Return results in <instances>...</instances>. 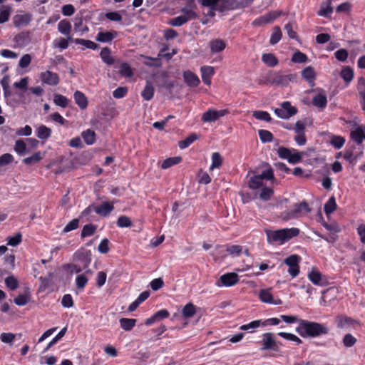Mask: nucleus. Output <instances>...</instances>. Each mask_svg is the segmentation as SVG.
<instances>
[{
  "mask_svg": "<svg viewBox=\"0 0 365 365\" xmlns=\"http://www.w3.org/2000/svg\"><path fill=\"white\" fill-rule=\"evenodd\" d=\"M296 331L303 337H315L327 334L329 329L322 324L301 319Z\"/></svg>",
  "mask_w": 365,
  "mask_h": 365,
  "instance_id": "nucleus-1",
  "label": "nucleus"
},
{
  "mask_svg": "<svg viewBox=\"0 0 365 365\" xmlns=\"http://www.w3.org/2000/svg\"><path fill=\"white\" fill-rule=\"evenodd\" d=\"M299 232V230L296 227L266 231L268 242L279 245L297 236Z\"/></svg>",
  "mask_w": 365,
  "mask_h": 365,
  "instance_id": "nucleus-2",
  "label": "nucleus"
},
{
  "mask_svg": "<svg viewBox=\"0 0 365 365\" xmlns=\"http://www.w3.org/2000/svg\"><path fill=\"white\" fill-rule=\"evenodd\" d=\"M311 209L306 202H302L299 204H295L293 209L290 211H286L282 213V218L284 220H289L294 218H299L309 213Z\"/></svg>",
  "mask_w": 365,
  "mask_h": 365,
  "instance_id": "nucleus-3",
  "label": "nucleus"
},
{
  "mask_svg": "<svg viewBox=\"0 0 365 365\" xmlns=\"http://www.w3.org/2000/svg\"><path fill=\"white\" fill-rule=\"evenodd\" d=\"M274 178L273 170L271 168H268L264 170L259 175H255L250 177L248 181V186L251 189H258L262 185V180H272Z\"/></svg>",
  "mask_w": 365,
  "mask_h": 365,
  "instance_id": "nucleus-4",
  "label": "nucleus"
},
{
  "mask_svg": "<svg viewBox=\"0 0 365 365\" xmlns=\"http://www.w3.org/2000/svg\"><path fill=\"white\" fill-rule=\"evenodd\" d=\"M300 261L301 257L297 255H292L284 260V263L288 267L287 272L292 278L296 277L299 274Z\"/></svg>",
  "mask_w": 365,
  "mask_h": 365,
  "instance_id": "nucleus-5",
  "label": "nucleus"
},
{
  "mask_svg": "<svg viewBox=\"0 0 365 365\" xmlns=\"http://www.w3.org/2000/svg\"><path fill=\"white\" fill-rule=\"evenodd\" d=\"M181 11L183 14L171 19L170 21V25L173 26H180L188 21L195 19L197 17V14L191 9H182Z\"/></svg>",
  "mask_w": 365,
  "mask_h": 365,
  "instance_id": "nucleus-6",
  "label": "nucleus"
},
{
  "mask_svg": "<svg viewBox=\"0 0 365 365\" xmlns=\"http://www.w3.org/2000/svg\"><path fill=\"white\" fill-rule=\"evenodd\" d=\"M275 114L282 119H288L297 113V109L289 101L283 102L280 108L274 109Z\"/></svg>",
  "mask_w": 365,
  "mask_h": 365,
  "instance_id": "nucleus-7",
  "label": "nucleus"
},
{
  "mask_svg": "<svg viewBox=\"0 0 365 365\" xmlns=\"http://www.w3.org/2000/svg\"><path fill=\"white\" fill-rule=\"evenodd\" d=\"M73 262L78 263L86 269L91 262V252L85 249H81L76 252L73 256Z\"/></svg>",
  "mask_w": 365,
  "mask_h": 365,
  "instance_id": "nucleus-8",
  "label": "nucleus"
},
{
  "mask_svg": "<svg viewBox=\"0 0 365 365\" xmlns=\"http://www.w3.org/2000/svg\"><path fill=\"white\" fill-rule=\"evenodd\" d=\"M278 155L281 158L287 159L291 163H297L302 160L301 153L296 150L282 147L278 149Z\"/></svg>",
  "mask_w": 365,
  "mask_h": 365,
  "instance_id": "nucleus-9",
  "label": "nucleus"
},
{
  "mask_svg": "<svg viewBox=\"0 0 365 365\" xmlns=\"http://www.w3.org/2000/svg\"><path fill=\"white\" fill-rule=\"evenodd\" d=\"M239 282V276L235 272H229L222 274L216 282L217 287H232Z\"/></svg>",
  "mask_w": 365,
  "mask_h": 365,
  "instance_id": "nucleus-10",
  "label": "nucleus"
},
{
  "mask_svg": "<svg viewBox=\"0 0 365 365\" xmlns=\"http://www.w3.org/2000/svg\"><path fill=\"white\" fill-rule=\"evenodd\" d=\"M337 289L334 287H330L322 292L320 304L322 306H329L334 302L337 297Z\"/></svg>",
  "mask_w": 365,
  "mask_h": 365,
  "instance_id": "nucleus-11",
  "label": "nucleus"
},
{
  "mask_svg": "<svg viewBox=\"0 0 365 365\" xmlns=\"http://www.w3.org/2000/svg\"><path fill=\"white\" fill-rule=\"evenodd\" d=\"M336 322L338 328L340 329H350L354 328L356 325L359 324L357 320L345 315H339L336 318Z\"/></svg>",
  "mask_w": 365,
  "mask_h": 365,
  "instance_id": "nucleus-12",
  "label": "nucleus"
},
{
  "mask_svg": "<svg viewBox=\"0 0 365 365\" xmlns=\"http://www.w3.org/2000/svg\"><path fill=\"white\" fill-rule=\"evenodd\" d=\"M261 350H277V344L272 333L267 332L262 335Z\"/></svg>",
  "mask_w": 365,
  "mask_h": 365,
  "instance_id": "nucleus-13",
  "label": "nucleus"
},
{
  "mask_svg": "<svg viewBox=\"0 0 365 365\" xmlns=\"http://www.w3.org/2000/svg\"><path fill=\"white\" fill-rule=\"evenodd\" d=\"M39 78L43 83L49 86H56L60 81L58 75L50 71L41 72L39 75Z\"/></svg>",
  "mask_w": 365,
  "mask_h": 365,
  "instance_id": "nucleus-14",
  "label": "nucleus"
},
{
  "mask_svg": "<svg viewBox=\"0 0 365 365\" xmlns=\"http://www.w3.org/2000/svg\"><path fill=\"white\" fill-rule=\"evenodd\" d=\"M228 111L227 110H216L214 109H209L202 115V120L203 122H212L218 120L220 118L225 115Z\"/></svg>",
  "mask_w": 365,
  "mask_h": 365,
  "instance_id": "nucleus-15",
  "label": "nucleus"
},
{
  "mask_svg": "<svg viewBox=\"0 0 365 365\" xmlns=\"http://www.w3.org/2000/svg\"><path fill=\"white\" fill-rule=\"evenodd\" d=\"M259 298L261 302L266 304H271L274 305H279L282 304V301L280 299H274L271 289H263L259 292Z\"/></svg>",
  "mask_w": 365,
  "mask_h": 365,
  "instance_id": "nucleus-16",
  "label": "nucleus"
},
{
  "mask_svg": "<svg viewBox=\"0 0 365 365\" xmlns=\"http://www.w3.org/2000/svg\"><path fill=\"white\" fill-rule=\"evenodd\" d=\"M281 14V12L279 11H271L267 14L259 16L258 19H255L253 21L254 25L262 26L264 24H267L271 23L277 17H279Z\"/></svg>",
  "mask_w": 365,
  "mask_h": 365,
  "instance_id": "nucleus-17",
  "label": "nucleus"
},
{
  "mask_svg": "<svg viewBox=\"0 0 365 365\" xmlns=\"http://www.w3.org/2000/svg\"><path fill=\"white\" fill-rule=\"evenodd\" d=\"M31 15L29 14H16L13 18V23L16 27L25 26L31 21Z\"/></svg>",
  "mask_w": 365,
  "mask_h": 365,
  "instance_id": "nucleus-18",
  "label": "nucleus"
},
{
  "mask_svg": "<svg viewBox=\"0 0 365 365\" xmlns=\"http://www.w3.org/2000/svg\"><path fill=\"white\" fill-rule=\"evenodd\" d=\"M302 78L311 86L314 85L316 72L312 66H307L301 72Z\"/></svg>",
  "mask_w": 365,
  "mask_h": 365,
  "instance_id": "nucleus-19",
  "label": "nucleus"
},
{
  "mask_svg": "<svg viewBox=\"0 0 365 365\" xmlns=\"http://www.w3.org/2000/svg\"><path fill=\"white\" fill-rule=\"evenodd\" d=\"M351 138L357 144H361L365 140V127L357 126L351 132Z\"/></svg>",
  "mask_w": 365,
  "mask_h": 365,
  "instance_id": "nucleus-20",
  "label": "nucleus"
},
{
  "mask_svg": "<svg viewBox=\"0 0 365 365\" xmlns=\"http://www.w3.org/2000/svg\"><path fill=\"white\" fill-rule=\"evenodd\" d=\"M183 78L185 83L190 87H197L200 83L199 78L190 71L183 73Z\"/></svg>",
  "mask_w": 365,
  "mask_h": 365,
  "instance_id": "nucleus-21",
  "label": "nucleus"
},
{
  "mask_svg": "<svg viewBox=\"0 0 365 365\" xmlns=\"http://www.w3.org/2000/svg\"><path fill=\"white\" fill-rule=\"evenodd\" d=\"M209 45L212 53H219L226 48L227 43L222 39L215 38L211 40Z\"/></svg>",
  "mask_w": 365,
  "mask_h": 365,
  "instance_id": "nucleus-22",
  "label": "nucleus"
},
{
  "mask_svg": "<svg viewBox=\"0 0 365 365\" xmlns=\"http://www.w3.org/2000/svg\"><path fill=\"white\" fill-rule=\"evenodd\" d=\"M93 274L91 269H86L83 273L77 275L76 277V284L78 289H83L88 282V275Z\"/></svg>",
  "mask_w": 365,
  "mask_h": 365,
  "instance_id": "nucleus-23",
  "label": "nucleus"
},
{
  "mask_svg": "<svg viewBox=\"0 0 365 365\" xmlns=\"http://www.w3.org/2000/svg\"><path fill=\"white\" fill-rule=\"evenodd\" d=\"M114 209L113 203L104 202L95 208V212L101 216H107Z\"/></svg>",
  "mask_w": 365,
  "mask_h": 365,
  "instance_id": "nucleus-24",
  "label": "nucleus"
},
{
  "mask_svg": "<svg viewBox=\"0 0 365 365\" xmlns=\"http://www.w3.org/2000/svg\"><path fill=\"white\" fill-rule=\"evenodd\" d=\"M312 103L314 106L324 108L327 104V95L324 91H320L313 97Z\"/></svg>",
  "mask_w": 365,
  "mask_h": 365,
  "instance_id": "nucleus-25",
  "label": "nucleus"
},
{
  "mask_svg": "<svg viewBox=\"0 0 365 365\" xmlns=\"http://www.w3.org/2000/svg\"><path fill=\"white\" fill-rule=\"evenodd\" d=\"M308 279L315 285H322L323 276L316 268H312L307 274Z\"/></svg>",
  "mask_w": 365,
  "mask_h": 365,
  "instance_id": "nucleus-26",
  "label": "nucleus"
},
{
  "mask_svg": "<svg viewBox=\"0 0 365 365\" xmlns=\"http://www.w3.org/2000/svg\"><path fill=\"white\" fill-rule=\"evenodd\" d=\"M118 35L117 31H101L96 36V41L100 42H110Z\"/></svg>",
  "mask_w": 365,
  "mask_h": 365,
  "instance_id": "nucleus-27",
  "label": "nucleus"
},
{
  "mask_svg": "<svg viewBox=\"0 0 365 365\" xmlns=\"http://www.w3.org/2000/svg\"><path fill=\"white\" fill-rule=\"evenodd\" d=\"M58 31L68 36V39H72L70 34L71 31V24L66 20L61 21L58 24Z\"/></svg>",
  "mask_w": 365,
  "mask_h": 365,
  "instance_id": "nucleus-28",
  "label": "nucleus"
},
{
  "mask_svg": "<svg viewBox=\"0 0 365 365\" xmlns=\"http://www.w3.org/2000/svg\"><path fill=\"white\" fill-rule=\"evenodd\" d=\"M36 136L41 140H47L51 135V129L44 125H41L36 128Z\"/></svg>",
  "mask_w": 365,
  "mask_h": 365,
  "instance_id": "nucleus-29",
  "label": "nucleus"
},
{
  "mask_svg": "<svg viewBox=\"0 0 365 365\" xmlns=\"http://www.w3.org/2000/svg\"><path fill=\"white\" fill-rule=\"evenodd\" d=\"M74 100L76 103L81 109H85L88 106V100L86 96L81 91H76L74 93Z\"/></svg>",
  "mask_w": 365,
  "mask_h": 365,
  "instance_id": "nucleus-30",
  "label": "nucleus"
},
{
  "mask_svg": "<svg viewBox=\"0 0 365 365\" xmlns=\"http://www.w3.org/2000/svg\"><path fill=\"white\" fill-rule=\"evenodd\" d=\"M12 8L9 5H4L0 8V24H4L9 21Z\"/></svg>",
  "mask_w": 365,
  "mask_h": 365,
  "instance_id": "nucleus-31",
  "label": "nucleus"
},
{
  "mask_svg": "<svg viewBox=\"0 0 365 365\" xmlns=\"http://www.w3.org/2000/svg\"><path fill=\"white\" fill-rule=\"evenodd\" d=\"M153 95L154 87L153 86L150 82L148 81L144 89L141 93V96L145 101H150V99L153 98Z\"/></svg>",
  "mask_w": 365,
  "mask_h": 365,
  "instance_id": "nucleus-32",
  "label": "nucleus"
},
{
  "mask_svg": "<svg viewBox=\"0 0 365 365\" xmlns=\"http://www.w3.org/2000/svg\"><path fill=\"white\" fill-rule=\"evenodd\" d=\"M182 158L180 156L171 157L164 160L161 164L162 169H168L173 165H177L182 161Z\"/></svg>",
  "mask_w": 365,
  "mask_h": 365,
  "instance_id": "nucleus-33",
  "label": "nucleus"
},
{
  "mask_svg": "<svg viewBox=\"0 0 365 365\" xmlns=\"http://www.w3.org/2000/svg\"><path fill=\"white\" fill-rule=\"evenodd\" d=\"M81 136L87 145H93L96 141V133L91 129L83 131Z\"/></svg>",
  "mask_w": 365,
  "mask_h": 365,
  "instance_id": "nucleus-34",
  "label": "nucleus"
},
{
  "mask_svg": "<svg viewBox=\"0 0 365 365\" xmlns=\"http://www.w3.org/2000/svg\"><path fill=\"white\" fill-rule=\"evenodd\" d=\"M101 58L102 61L106 63L108 65H112L114 63V59L111 56L110 50L105 47L102 48L101 53H100Z\"/></svg>",
  "mask_w": 365,
  "mask_h": 365,
  "instance_id": "nucleus-35",
  "label": "nucleus"
},
{
  "mask_svg": "<svg viewBox=\"0 0 365 365\" xmlns=\"http://www.w3.org/2000/svg\"><path fill=\"white\" fill-rule=\"evenodd\" d=\"M262 61L269 67H274L278 63L277 58L272 53L263 54L262 56Z\"/></svg>",
  "mask_w": 365,
  "mask_h": 365,
  "instance_id": "nucleus-36",
  "label": "nucleus"
},
{
  "mask_svg": "<svg viewBox=\"0 0 365 365\" xmlns=\"http://www.w3.org/2000/svg\"><path fill=\"white\" fill-rule=\"evenodd\" d=\"M136 319L121 318L120 319V324L123 329L125 331H130L135 325Z\"/></svg>",
  "mask_w": 365,
  "mask_h": 365,
  "instance_id": "nucleus-37",
  "label": "nucleus"
},
{
  "mask_svg": "<svg viewBox=\"0 0 365 365\" xmlns=\"http://www.w3.org/2000/svg\"><path fill=\"white\" fill-rule=\"evenodd\" d=\"M196 313V307L192 303L187 304L182 309V314L185 318L192 317Z\"/></svg>",
  "mask_w": 365,
  "mask_h": 365,
  "instance_id": "nucleus-38",
  "label": "nucleus"
},
{
  "mask_svg": "<svg viewBox=\"0 0 365 365\" xmlns=\"http://www.w3.org/2000/svg\"><path fill=\"white\" fill-rule=\"evenodd\" d=\"M282 36V33L279 26H274L272 29V34L271 35L269 43L272 45H274L278 43Z\"/></svg>",
  "mask_w": 365,
  "mask_h": 365,
  "instance_id": "nucleus-39",
  "label": "nucleus"
},
{
  "mask_svg": "<svg viewBox=\"0 0 365 365\" xmlns=\"http://www.w3.org/2000/svg\"><path fill=\"white\" fill-rule=\"evenodd\" d=\"M53 102L58 106L66 108L68 105L69 100L61 94H54Z\"/></svg>",
  "mask_w": 365,
  "mask_h": 365,
  "instance_id": "nucleus-40",
  "label": "nucleus"
},
{
  "mask_svg": "<svg viewBox=\"0 0 365 365\" xmlns=\"http://www.w3.org/2000/svg\"><path fill=\"white\" fill-rule=\"evenodd\" d=\"M222 164V158L217 152L213 153L212 155V164L210 170H212L215 168H219Z\"/></svg>",
  "mask_w": 365,
  "mask_h": 365,
  "instance_id": "nucleus-41",
  "label": "nucleus"
},
{
  "mask_svg": "<svg viewBox=\"0 0 365 365\" xmlns=\"http://www.w3.org/2000/svg\"><path fill=\"white\" fill-rule=\"evenodd\" d=\"M324 212L329 215L336 209V203L334 197H331L324 205Z\"/></svg>",
  "mask_w": 365,
  "mask_h": 365,
  "instance_id": "nucleus-42",
  "label": "nucleus"
},
{
  "mask_svg": "<svg viewBox=\"0 0 365 365\" xmlns=\"http://www.w3.org/2000/svg\"><path fill=\"white\" fill-rule=\"evenodd\" d=\"M198 138L197 135L192 133L187 136L185 140L179 142L178 145L181 149L187 148L191 143Z\"/></svg>",
  "mask_w": 365,
  "mask_h": 365,
  "instance_id": "nucleus-43",
  "label": "nucleus"
},
{
  "mask_svg": "<svg viewBox=\"0 0 365 365\" xmlns=\"http://www.w3.org/2000/svg\"><path fill=\"white\" fill-rule=\"evenodd\" d=\"M340 76L347 83H349L353 79L354 71L350 67L346 66L341 70Z\"/></svg>",
  "mask_w": 365,
  "mask_h": 365,
  "instance_id": "nucleus-44",
  "label": "nucleus"
},
{
  "mask_svg": "<svg viewBox=\"0 0 365 365\" xmlns=\"http://www.w3.org/2000/svg\"><path fill=\"white\" fill-rule=\"evenodd\" d=\"M14 150L19 155H24L26 153V143L21 139L17 140L15 142Z\"/></svg>",
  "mask_w": 365,
  "mask_h": 365,
  "instance_id": "nucleus-45",
  "label": "nucleus"
},
{
  "mask_svg": "<svg viewBox=\"0 0 365 365\" xmlns=\"http://www.w3.org/2000/svg\"><path fill=\"white\" fill-rule=\"evenodd\" d=\"M259 139L262 143H269L273 140L272 133L267 130H259Z\"/></svg>",
  "mask_w": 365,
  "mask_h": 365,
  "instance_id": "nucleus-46",
  "label": "nucleus"
},
{
  "mask_svg": "<svg viewBox=\"0 0 365 365\" xmlns=\"http://www.w3.org/2000/svg\"><path fill=\"white\" fill-rule=\"evenodd\" d=\"M74 42L76 44L83 45V46H86V48L93 49V50H96V48H98V44H96L95 42L90 41V40H86V39H83V38H76L74 40Z\"/></svg>",
  "mask_w": 365,
  "mask_h": 365,
  "instance_id": "nucleus-47",
  "label": "nucleus"
},
{
  "mask_svg": "<svg viewBox=\"0 0 365 365\" xmlns=\"http://www.w3.org/2000/svg\"><path fill=\"white\" fill-rule=\"evenodd\" d=\"M252 115L257 120H261L266 122H269L272 120L270 115L267 111L256 110L253 112Z\"/></svg>",
  "mask_w": 365,
  "mask_h": 365,
  "instance_id": "nucleus-48",
  "label": "nucleus"
},
{
  "mask_svg": "<svg viewBox=\"0 0 365 365\" xmlns=\"http://www.w3.org/2000/svg\"><path fill=\"white\" fill-rule=\"evenodd\" d=\"M5 284L11 290H15L19 287V281L14 275L7 277L5 279Z\"/></svg>",
  "mask_w": 365,
  "mask_h": 365,
  "instance_id": "nucleus-49",
  "label": "nucleus"
},
{
  "mask_svg": "<svg viewBox=\"0 0 365 365\" xmlns=\"http://www.w3.org/2000/svg\"><path fill=\"white\" fill-rule=\"evenodd\" d=\"M7 245L15 247L19 245L22 240V235L20 232L16 233L14 236H9L7 237Z\"/></svg>",
  "mask_w": 365,
  "mask_h": 365,
  "instance_id": "nucleus-50",
  "label": "nucleus"
},
{
  "mask_svg": "<svg viewBox=\"0 0 365 365\" xmlns=\"http://www.w3.org/2000/svg\"><path fill=\"white\" fill-rule=\"evenodd\" d=\"M96 230V226L92 224L86 225L81 231V237H86L91 236L95 233Z\"/></svg>",
  "mask_w": 365,
  "mask_h": 365,
  "instance_id": "nucleus-51",
  "label": "nucleus"
},
{
  "mask_svg": "<svg viewBox=\"0 0 365 365\" xmlns=\"http://www.w3.org/2000/svg\"><path fill=\"white\" fill-rule=\"evenodd\" d=\"M307 61V55L299 51H296L292 57V61L294 63H306Z\"/></svg>",
  "mask_w": 365,
  "mask_h": 365,
  "instance_id": "nucleus-52",
  "label": "nucleus"
},
{
  "mask_svg": "<svg viewBox=\"0 0 365 365\" xmlns=\"http://www.w3.org/2000/svg\"><path fill=\"white\" fill-rule=\"evenodd\" d=\"M332 11H333V9H332V7L331 6V1L329 0V1H327L325 6H322L321 7L320 10L318 11V14L319 16L328 17L331 15Z\"/></svg>",
  "mask_w": 365,
  "mask_h": 365,
  "instance_id": "nucleus-53",
  "label": "nucleus"
},
{
  "mask_svg": "<svg viewBox=\"0 0 365 365\" xmlns=\"http://www.w3.org/2000/svg\"><path fill=\"white\" fill-rule=\"evenodd\" d=\"M30 300V295L29 294H19L14 300V303L19 306L26 305Z\"/></svg>",
  "mask_w": 365,
  "mask_h": 365,
  "instance_id": "nucleus-54",
  "label": "nucleus"
},
{
  "mask_svg": "<svg viewBox=\"0 0 365 365\" xmlns=\"http://www.w3.org/2000/svg\"><path fill=\"white\" fill-rule=\"evenodd\" d=\"M42 159V154L40 152L34 153L32 156L26 158L23 160V162L26 165H32L34 163H38Z\"/></svg>",
  "mask_w": 365,
  "mask_h": 365,
  "instance_id": "nucleus-55",
  "label": "nucleus"
},
{
  "mask_svg": "<svg viewBox=\"0 0 365 365\" xmlns=\"http://www.w3.org/2000/svg\"><path fill=\"white\" fill-rule=\"evenodd\" d=\"M117 225L119 227H130L132 226V222L130 219L125 216V215H121L118 218L117 220Z\"/></svg>",
  "mask_w": 365,
  "mask_h": 365,
  "instance_id": "nucleus-56",
  "label": "nucleus"
},
{
  "mask_svg": "<svg viewBox=\"0 0 365 365\" xmlns=\"http://www.w3.org/2000/svg\"><path fill=\"white\" fill-rule=\"evenodd\" d=\"M342 342L344 346L351 347L356 344V339L351 334H346L342 339Z\"/></svg>",
  "mask_w": 365,
  "mask_h": 365,
  "instance_id": "nucleus-57",
  "label": "nucleus"
},
{
  "mask_svg": "<svg viewBox=\"0 0 365 365\" xmlns=\"http://www.w3.org/2000/svg\"><path fill=\"white\" fill-rule=\"evenodd\" d=\"M71 39L63 38H58L54 40L53 41V47L54 48H59L61 49H66L68 46V41H71Z\"/></svg>",
  "mask_w": 365,
  "mask_h": 365,
  "instance_id": "nucleus-58",
  "label": "nucleus"
},
{
  "mask_svg": "<svg viewBox=\"0 0 365 365\" xmlns=\"http://www.w3.org/2000/svg\"><path fill=\"white\" fill-rule=\"evenodd\" d=\"M119 73L125 77H131L133 74L131 68L126 63H123L120 66Z\"/></svg>",
  "mask_w": 365,
  "mask_h": 365,
  "instance_id": "nucleus-59",
  "label": "nucleus"
},
{
  "mask_svg": "<svg viewBox=\"0 0 365 365\" xmlns=\"http://www.w3.org/2000/svg\"><path fill=\"white\" fill-rule=\"evenodd\" d=\"M0 339L3 343L11 344L16 339V335L11 332H4L1 334Z\"/></svg>",
  "mask_w": 365,
  "mask_h": 365,
  "instance_id": "nucleus-60",
  "label": "nucleus"
},
{
  "mask_svg": "<svg viewBox=\"0 0 365 365\" xmlns=\"http://www.w3.org/2000/svg\"><path fill=\"white\" fill-rule=\"evenodd\" d=\"M357 89L363 103H365V79L362 77L359 78Z\"/></svg>",
  "mask_w": 365,
  "mask_h": 365,
  "instance_id": "nucleus-61",
  "label": "nucleus"
},
{
  "mask_svg": "<svg viewBox=\"0 0 365 365\" xmlns=\"http://www.w3.org/2000/svg\"><path fill=\"white\" fill-rule=\"evenodd\" d=\"M66 327L63 328L58 334L49 342L47 347L46 348V350H48L50 349L53 345L56 344L62 337L64 336L66 332Z\"/></svg>",
  "mask_w": 365,
  "mask_h": 365,
  "instance_id": "nucleus-62",
  "label": "nucleus"
},
{
  "mask_svg": "<svg viewBox=\"0 0 365 365\" xmlns=\"http://www.w3.org/2000/svg\"><path fill=\"white\" fill-rule=\"evenodd\" d=\"M31 62V56L29 53L24 54L19 60V66L21 68H27Z\"/></svg>",
  "mask_w": 365,
  "mask_h": 365,
  "instance_id": "nucleus-63",
  "label": "nucleus"
},
{
  "mask_svg": "<svg viewBox=\"0 0 365 365\" xmlns=\"http://www.w3.org/2000/svg\"><path fill=\"white\" fill-rule=\"evenodd\" d=\"M202 77H212L215 74V68L210 66H204L200 68Z\"/></svg>",
  "mask_w": 365,
  "mask_h": 365,
  "instance_id": "nucleus-64",
  "label": "nucleus"
}]
</instances>
